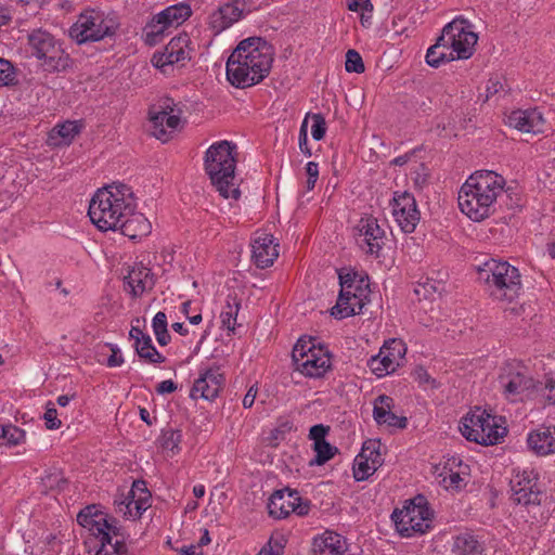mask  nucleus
<instances>
[{
  "mask_svg": "<svg viewBox=\"0 0 555 555\" xmlns=\"http://www.w3.org/2000/svg\"><path fill=\"white\" fill-rule=\"evenodd\" d=\"M274 48L261 37L243 39L227 61V78L236 88L261 82L272 68Z\"/></svg>",
  "mask_w": 555,
  "mask_h": 555,
  "instance_id": "1",
  "label": "nucleus"
},
{
  "mask_svg": "<svg viewBox=\"0 0 555 555\" xmlns=\"http://www.w3.org/2000/svg\"><path fill=\"white\" fill-rule=\"evenodd\" d=\"M137 209L132 189L124 183H112L99 189L90 201L88 215L101 231H117L122 218Z\"/></svg>",
  "mask_w": 555,
  "mask_h": 555,
  "instance_id": "2",
  "label": "nucleus"
},
{
  "mask_svg": "<svg viewBox=\"0 0 555 555\" xmlns=\"http://www.w3.org/2000/svg\"><path fill=\"white\" fill-rule=\"evenodd\" d=\"M77 522L89 532L94 555H128L115 518L109 517L100 505L91 504L77 514Z\"/></svg>",
  "mask_w": 555,
  "mask_h": 555,
  "instance_id": "3",
  "label": "nucleus"
},
{
  "mask_svg": "<svg viewBox=\"0 0 555 555\" xmlns=\"http://www.w3.org/2000/svg\"><path fill=\"white\" fill-rule=\"evenodd\" d=\"M236 149V144L221 140L212 143L204 156V170L224 198L237 199L241 195L235 183Z\"/></svg>",
  "mask_w": 555,
  "mask_h": 555,
  "instance_id": "4",
  "label": "nucleus"
},
{
  "mask_svg": "<svg viewBox=\"0 0 555 555\" xmlns=\"http://www.w3.org/2000/svg\"><path fill=\"white\" fill-rule=\"evenodd\" d=\"M478 281L482 282L491 298L513 301L521 291L519 270L507 261L490 259L478 269Z\"/></svg>",
  "mask_w": 555,
  "mask_h": 555,
  "instance_id": "5",
  "label": "nucleus"
},
{
  "mask_svg": "<svg viewBox=\"0 0 555 555\" xmlns=\"http://www.w3.org/2000/svg\"><path fill=\"white\" fill-rule=\"evenodd\" d=\"M27 44L30 54L46 72L59 73L70 66L72 60L63 42L50 31L42 28L30 30L27 34Z\"/></svg>",
  "mask_w": 555,
  "mask_h": 555,
  "instance_id": "6",
  "label": "nucleus"
},
{
  "mask_svg": "<svg viewBox=\"0 0 555 555\" xmlns=\"http://www.w3.org/2000/svg\"><path fill=\"white\" fill-rule=\"evenodd\" d=\"M119 27L113 13L87 9L82 11L69 28V37L78 44L96 42L113 37Z\"/></svg>",
  "mask_w": 555,
  "mask_h": 555,
  "instance_id": "7",
  "label": "nucleus"
},
{
  "mask_svg": "<svg viewBox=\"0 0 555 555\" xmlns=\"http://www.w3.org/2000/svg\"><path fill=\"white\" fill-rule=\"evenodd\" d=\"M498 383L503 397L509 402L531 400L537 392V380L521 361L504 363L500 369Z\"/></svg>",
  "mask_w": 555,
  "mask_h": 555,
  "instance_id": "8",
  "label": "nucleus"
},
{
  "mask_svg": "<svg viewBox=\"0 0 555 555\" xmlns=\"http://www.w3.org/2000/svg\"><path fill=\"white\" fill-rule=\"evenodd\" d=\"M397 532L403 538L421 535L430 530L433 512L424 495L404 501L401 508L391 514Z\"/></svg>",
  "mask_w": 555,
  "mask_h": 555,
  "instance_id": "9",
  "label": "nucleus"
},
{
  "mask_svg": "<svg viewBox=\"0 0 555 555\" xmlns=\"http://www.w3.org/2000/svg\"><path fill=\"white\" fill-rule=\"evenodd\" d=\"M460 430L467 440L482 446L499 443L506 433V428L498 424L495 416L480 408H476L462 418Z\"/></svg>",
  "mask_w": 555,
  "mask_h": 555,
  "instance_id": "10",
  "label": "nucleus"
},
{
  "mask_svg": "<svg viewBox=\"0 0 555 555\" xmlns=\"http://www.w3.org/2000/svg\"><path fill=\"white\" fill-rule=\"evenodd\" d=\"M440 41L446 42L449 48V56L455 60H467L475 52L478 36L470 22L457 16L442 28Z\"/></svg>",
  "mask_w": 555,
  "mask_h": 555,
  "instance_id": "11",
  "label": "nucleus"
},
{
  "mask_svg": "<svg viewBox=\"0 0 555 555\" xmlns=\"http://www.w3.org/2000/svg\"><path fill=\"white\" fill-rule=\"evenodd\" d=\"M295 371L306 377L320 378L331 369V357L327 351L317 347L311 339H299L292 351Z\"/></svg>",
  "mask_w": 555,
  "mask_h": 555,
  "instance_id": "12",
  "label": "nucleus"
},
{
  "mask_svg": "<svg viewBox=\"0 0 555 555\" xmlns=\"http://www.w3.org/2000/svg\"><path fill=\"white\" fill-rule=\"evenodd\" d=\"M191 14L192 10L190 5L185 3L170 5L155 14L143 28L145 42L150 46L157 44L170 27L181 25Z\"/></svg>",
  "mask_w": 555,
  "mask_h": 555,
  "instance_id": "13",
  "label": "nucleus"
},
{
  "mask_svg": "<svg viewBox=\"0 0 555 555\" xmlns=\"http://www.w3.org/2000/svg\"><path fill=\"white\" fill-rule=\"evenodd\" d=\"M181 113L182 111L170 98L162 99L158 104L152 105L149 115L153 135L166 141L168 133L179 127Z\"/></svg>",
  "mask_w": 555,
  "mask_h": 555,
  "instance_id": "14",
  "label": "nucleus"
},
{
  "mask_svg": "<svg viewBox=\"0 0 555 555\" xmlns=\"http://www.w3.org/2000/svg\"><path fill=\"white\" fill-rule=\"evenodd\" d=\"M406 352L401 339L392 338L380 347L379 352L367 360V366L377 377L393 373L402 363Z\"/></svg>",
  "mask_w": 555,
  "mask_h": 555,
  "instance_id": "15",
  "label": "nucleus"
},
{
  "mask_svg": "<svg viewBox=\"0 0 555 555\" xmlns=\"http://www.w3.org/2000/svg\"><path fill=\"white\" fill-rule=\"evenodd\" d=\"M269 513L276 519H283L295 513L305 516L310 511V502L302 500L295 489L284 488L272 493L269 504Z\"/></svg>",
  "mask_w": 555,
  "mask_h": 555,
  "instance_id": "16",
  "label": "nucleus"
},
{
  "mask_svg": "<svg viewBox=\"0 0 555 555\" xmlns=\"http://www.w3.org/2000/svg\"><path fill=\"white\" fill-rule=\"evenodd\" d=\"M191 39L188 34L173 37L160 53H155L152 63L164 74H169L173 65L183 66L191 59Z\"/></svg>",
  "mask_w": 555,
  "mask_h": 555,
  "instance_id": "17",
  "label": "nucleus"
},
{
  "mask_svg": "<svg viewBox=\"0 0 555 555\" xmlns=\"http://www.w3.org/2000/svg\"><path fill=\"white\" fill-rule=\"evenodd\" d=\"M384 225L385 223H379L378 219L373 216H365L360 219L358 230L361 240L359 244L365 254L375 258L382 256V250L388 241Z\"/></svg>",
  "mask_w": 555,
  "mask_h": 555,
  "instance_id": "18",
  "label": "nucleus"
},
{
  "mask_svg": "<svg viewBox=\"0 0 555 555\" xmlns=\"http://www.w3.org/2000/svg\"><path fill=\"white\" fill-rule=\"evenodd\" d=\"M459 207L473 221L479 222L491 216L495 208L469 183H464L459 191Z\"/></svg>",
  "mask_w": 555,
  "mask_h": 555,
  "instance_id": "19",
  "label": "nucleus"
},
{
  "mask_svg": "<svg viewBox=\"0 0 555 555\" xmlns=\"http://www.w3.org/2000/svg\"><path fill=\"white\" fill-rule=\"evenodd\" d=\"M537 479V474L532 469L517 473L511 480L513 501L522 505H539L543 493L538 487Z\"/></svg>",
  "mask_w": 555,
  "mask_h": 555,
  "instance_id": "20",
  "label": "nucleus"
},
{
  "mask_svg": "<svg viewBox=\"0 0 555 555\" xmlns=\"http://www.w3.org/2000/svg\"><path fill=\"white\" fill-rule=\"evenodd\" d=\"M392 215L404 233L414 232L420 222V211L414 196L408 192L396 193L393 196Z\"/></svg>",
  "mask_w": 555,
  "mask_h": 555,
  "instance_id": "21",
  "label": "nucleus"
},
{
  "mask_svg": "<svg viewBox=\"0 0 555 555\" xmlns=\"http://www.w3.org/2000/svg\"><path fill=\"white\" fill-rule=\"evenodd\" d=\"M466 183L472 184L474 189L487 196V201L495 208L498 198L504 193L506 181L494 171L479 170L473 173Z\"/></svg>",
  "mask_w": 555,
  "mask_h": 555,
  "instance_id": "22",
  "label": "nucleus"
},
{
  "mask_svg": "<svg viewBox=\"0 0 555 555\" xmlns=\"http://www.w3.org/2000/svg\"><path fill=\"white\" fill-rule=\"evenodd\" d=\"M224 384V376L219 367H210L206 370L194 382L191 390V397L194 399L203 398L208 401L215 400Z\"/></svg>",
  "mask_w": 555,
  "mask_h": 555,
  "instance_id": "23",
  "label": "nucleus"
},
{
  "mask_svg": "<svg viewBox=\"0 0 555 555\" xmlns=\"http://www.w3.org/2000/svg\"><path fill=\"white\" fill-rule=\"evenodd\" d=\"M507 124L521 132L535 134L544 131L545 119L538 108L516 109L507 116Z\"/></svg>",
  "mask_w": 555,
  "mask_h": 555,
  "instance_id": "24",
  "label": "nucleus"
},
{
  "mask_svg": "<svg viewBox=\"0 0 555 555\" xmlns=\"http://www.w3.org/2000/svg\"><path fill=\"white\" fill-rule=\"evenodd\" d=\"M278 256V244L274 243L273 235L262 233L254 238L251 258L258 268L264 269L272 266Z\"/></svg>",
  "mask_w": 555,
  "mask_h": 555,
  "instance_id": "25",
  "label": "nucleus"
},
{
  "mask_svg": "<svg viewBox=\"0 0 555 555\" xmlns=\"http://www.w3.org/2000/svg\"><path fill=\"white\" fill-rule=\"evenodd\" d=\"M393 399L386 395H380L374 400L373 417L378 425L388 427L405 428L408 418L398 416L392 412Z\"/></svg>",
  "mask_w": 555,
  "mask_h": 555,
  "instance_id": "26",
  "label": "nucleus"
},
{
  "mask_svg": "<svg viewBox=\"0 0 555 555\" xmlns=\"http://www.w3.org/2000/svg\"><path fill=\"white\" fill-rule=\"evenodd\" d=\"M347 550L346 538L331 530L314 537L312 542V555H345Z\"/></svg>",
  "mask_w": 555,
  "mask_h": 555,
  "instance_id": "27",
  "label": "nucleus"
},
{
  "mask_svg": "<svg viewBox=\"0 0 555 555\" xmlns=\"http://www.w3.org/2000/svg\"><path fill=\"white\" fill-rule=\"evenodd\" d=\"M243 15V4L233 1L221 5L209 16V26L215 34H220L224 29L236 23Z\"/></svg>",
  "mask_w": 555,
  "mask_h": 555,
  "instance_id": "28",
  "label": "nucleus"
},
{
  "mask_svg": "<svg viewBox=\"0 0 555 555\" xmlns=\"http://www.w3.org/2000/svg\"><path fill=\"white\" fill-rule=\"evenodd\" d=\"M528 448L539 456L555 453V427L542 426L528 434Z\"/></svg>",
  "mask_w": 555,
  "mask_h": 555,
  "instance_id": "29",
  "label": "nucleus"
},
{
  "mask_svg": "<svg viewBox=\"0 0 555 555\" xmlns=\"http://www.w3.org/2000/svg\"><path fill=\"white\" fill-rule=\"evenodd\" d=\"M125 291L133 297L141 296L154 287L153 274L149 268L135 266L125 276Z\"/></svg>",
  "mask_w": 555,
  "mask_h": 555,
  "instance_id": "30",
  "label": "nucleus"
},
{
  "mask_svg": "<svg viewBox=\"0 0 555 555\" xmlns=\"http://www.w3.org/2000/svg\"><path fill=\"white\" fill-rule=\"evenodd\" d=\"M129 513L128 519H138L151 506V493L146 489L144 481H134L129 490Z\"/></svg>",
  "mask_w": 555,
  "mask_h": 555,
  "instance_id": "31",
  "label": "nucleus"
},
{
  "mask_svg": "<svg viewBox=\"0 0 555 555\" xmlns=\"http://www.w3.org/2000/svg\"><path fill=\"white\" fill-rule=\"evenodd\" d=\"M151 230L152 224L149 219L134 209V211L129 214L126 218H122L117 231H120L125 236L131 240H137L149 235Z\"/></svg>",
  "mask_w": 555,
  "mask_h": 555,
  "instance_id": "32",
  "label": "nucleus"
},
{
  "mask_svg": "<svg viewBox=\"0 0 555 555\" xmlns=\"http://www.w3.org/2000/svg\"><path fill=\"white\" fill-rule=\"evenodd\" d=\"M81 129V121L66 120L57 124L49 131L47 142L50 146L69 145Z\"/></svg>",
  "mask_w": 555,
  "mask_h": 555,
  "instance_id": "33",
  "label": "nucleus"
},
{
  "mask_svg": "<svg viewBox=\"0 0 555 555\" xmlns=\"http://www.w3.org/2000/svg\"><path fill=\"white\" fill-rule=\"evenodd\" d=\"M366 301L367 299L361 293L358 295L352 293L347 297H341V294H339L336 305L331 310V314L338 320L359 314L362 312Z\"/></svg>",
  "mask_w": 555,
  "mask_h": 555,
  "instance_id": "34",
  "label": "nucleus"
},
{
  "mask_svg": "<svg viewBox=\"0 0 555 555\" xmlns=\"http://www.w3.org/2000/svg\"><path fill=\"white\" fill-rule=\"evenodd\" d=\"M451 551L453 555H481L485 546L477 535L465 531L454 538Z\"/></svg>",
  "mask_w": 555,
  "mask_h": 555,
  "instance_id": "35",
  "label": "nucleus"
},
{
  "mask_svg": "<svg viewBox=\"0 0 555 555\" xmlns=\"http://www.w3.org/2000/svg\"><path fill=\"white\" fill-rule=\"evenodd\" d=\"M450 51L447 47L446 42L440 41V36L438 37L435 44L428 48L426 53V63L431 67H439L440 65L454 61L453 56H449Z\"/></svg>",
  "mask_w": 555,
  "mask_h": 555,
  "instance_id": "36",
  "label": "nucleus"
},
{
  "mask_svg": "<svg viewBox=\"0 0 555 555\" xmlns=\"http://www.w3.org/2000/svg\"><path fill=\"white\" fill-rule=\"evenodd\" d=\"M134 348L138 356L147 363L159 364L166 360V358L154 347L150 335H146L140 341L134 344Z\"/></svg>",
  "mask_w": 555,
  "mask_h": 555,
  "instance_id": "37",
  "label": "nucleus"
},
{
  "mask_svg": "<svg viewBox=\"0 0 555 555\" xmlns=\"http://www.w3.org/2000/svg\"><path fill=\"white\" fill-rule=\"evenodd\" d=\"M340 293L341 297L350 296L352 293L358 295L359 293L364 295V298L367 299L370 289L369 284L364 282L363 279H357L354 276H350V274L340 275Z\"/></svg>",
  "mask_w": 555,
  "mask_h": 555,
  "instance_id": "38",
  "label": "nucleus"
},
{
  "mask_svg": "<svg viewBox=\"0 0 555 555\" xmlns=\"http://www.w3.org/2000/svg\"><path fill=\"white\" fill-rule=\"evenodd\" d=\"M241 308V302L236 297L228 296L224 307L220 313L222 327L234 333L236 325L237 313Z\"/></svg>",
  "mask_w": 555,
  "mask_h": 555,
  "instance_id": "39",
  "label": "nucleus"
},
{
  "mask_svg": "<svg viewBox=\"0 0 555 555\" xmlns=\"http://www.w3.org/2000/svg\"><path fill=\"white\" fill-rule=\"evenodd\" d=\"M444 291V283L430 278L417 282L414 292L418 299L435 300L436 295L440 296Z\"/></svg>",
  "mask_w": 555,
  "mask_h": 555,
  "instance_id": "40",
  "label": "nucleus"
},
{
  "mask_svg": "<svg viewBox=\"0 0 555 555\" xmlns=\"http://www.w3.org/2000/svg\"><path fill=\"white\" fill-rule=\"evenodd\" d=\"M25 441V431L12 424H0V447H15Z\"/></svg>",
  "mask_w": 555,
  "mask_h": 555,
  "instance_id": "41",
  "label": "nucleus"
},
{
  "mask_svg": "<svg viewBox=\"0 0 555 555\" xmlns=\"http://www.w3.org/2000/svg\"><path fill=\"white\" fill-rule=\"evenodd\" d=\"M152 328L157 343L160 346H167L171 341V336L168 332L167 315L163 311H158L152 320Z\"/></svg>",
  "mask_w": 555,
  "mask_h": 555,
  "instance_id": "42",
  "label": "nucleus"
},
{
  "mask_svg": "<svg viewBox=\"0 0 555 555\" xmlns=\"http://www.w3.org/2000/svg\"><path fill=\"white\" fill-rule=\"evenodd\" d=\"M382 443L379 440L370 439L362 446V450L359 454L362 459L370 462L371 465L380 467L384 463V457L380 452Z\"/></svg>",
  "mask_w": 555,
  "mask_h": 555,
  "instance_id": "43",
  "label": "nucleus"
},
{
  "mask_svg": "<svg viewBox=\"0 0 555 555\" xmlns=\"http://www.w3.org/2000/svg\"><path fill=\"white\" fill-rule=\"evenodd\" d=\"M531 400H539L543 404L555 405V374L547 376L543 384L537 382V392Z\"/></svg>",
  "mask_w": 555,
  "mask_h": 555,
  "instance_id": "44",
  "label": "nucleus"
},
{
  "mask_svg": "<svg viewBox=\"0 0 555 555\" xmlns=\"http://www.w3.org/2000/svg\"><path fill=\"white\" fill-rule=\"evenodd\" d=\"M313 450L315 457L310 462L311 465H323L333 459L338 451L336 447H333L326 441L313 446Z\"/></svg>",
  "mask_w": 555,
  "mask_h": 555,
  "instance_id": "45",
  "label": "nucleus"
},
{
  "mask_svg": "<svg viewBox=\"0 0 555 555\" xmlns=\"http://www.w3.org/2000/svg\"><path fill=\"white\" fill-rule=\"evenodd\" d=\"M285 544L286 539L283 534H273L257 555H282L285 548Z\"/></svg>",
  "mask_w": 555,
  "mask_h": 555,
  "instance_id": "46",
  "label": "nucleus"
},
{
  "mask_svg": "<svg viewBox=\"0 0 555 555\" xmlns=\"http://www.w3.org/2000/svg\"><path fill=\"white\" fill-rule=\"evenodd\" d=\"M377 469L378 467L371 465L369 461L358 455L354 460L353 477L357 481H363L372 476Z\"/></svg>",
  "mask_w": 555,
  "mask_h": 555,
  "instance_id": "47",
  "label": "nucleus"
},
{
  "mask_svg": "<svg viewBox=\"0 0 555 555\" xmlns=\"http://www.w3.org/2000/svg\"><path fill=\"white\" fill-rule=\"evenodd\" d=\"M345 68L348 73L361 74L365 70L364 63L360 53L350 49L346 53Z\"/></svg>",
  "mask_w": 555,
  "mask_h": 555,
  "instance_id": "48",
  "label": "nucleus"
},
{
  "mask_svg": "<svg viewBox=\"0 0 555 555\" xmlns=\"http://www.w3.org/2000/svg\"><path fill=\"white\" fill-rule=\"evenodd\" d=\"M182 434L180 430L167 429L162 434V447L166 450L175 451L181 442Z\"/></svg>",
  "mask_w": 555,
  "mask_h": 555,
  "instance_id": "49",
  "label": "nucleus"
},
{
  "mask_svg": "<svg viewBox=\"0 0 555 555\" xmlns=\"http://www.w3.org/2000/svg\"><path fill=\"white\" fill-rule=\"evenodd\" d=\"M312 126H311V134L315 141H320L324 138L326 133V121L322 114H313L311 116Z\"/></svg>",
  "mask_w": 555,
  "mask_h": 555,
  "instance_id": "50",
  "label": "nucleus"
},
{
  "mask_svg": "<svg viewBox=\"0 0 555 555\" xmlns=\"http://www.w3.org/2000/svg\"><path fill=\"white\" fill-rule=\"evenodd\" d=\"M14 80L15 72L12 64L4 59H0V86H10L14 83Z\"/></svg>",
  "mask_w": 555,
  "mask_h": 555,
  "instance_id": "51",
  "label": "nucleus"
},
{
  "mask_svg": "<svg viewBox=\"0 0 555 555\" xmlns=\"http://www.w3.org/2000/svg\"><path fill=\"white\" fill-rule=\"evenodd\" d=\"M43 418L46 421V426L48 429L54 430L59 429L62 426V422L57 418V411L54 406V403L51 401L47 403V409Z\"/></svg>",
  "mask_w": 555,
  "mask_h": 555,
  "instance_id": "52",
  "label": "nucleus"
},
{
  "mask_svg": "<svg viewBox=\"0 0 555 555\" xmlns=\"http://www.w3.org/2000/svg\"><path fill=\"white\" fill-rule=\"evenodd\" d=\"M328 427L322 424L313 425L309 431V438L313 440V446L325 441V436L328 433Z\"/></svg>",
  "mask_w": 555,
  "mask_h": 555,
  "instance_id": "53",
  "label": "nucleus"
},
{
  "mask_svg": "<svg viewBox=\"0 0 555 555\" xmlns=\"http://www.w3.org/2000/svg\"><path fill=\"white\" fill-rule=\"evenodd\" d=\"M299 150L302 154L310 157L312 155L311 149L309 147V139H308V132H307V118L301 124L300 130H299Z\"/></svg>",
  "mask_w": 555,
  "mask_h": 555,
  "instance_id": "54",
  "label": "nucleus"
},
{
  "mask_svg": "<svg viewBox=\"0 0 555 555\" xmlns=\"http://www.w3.org/2000/svg\"><path fill=\"white\" fill-rule=\"evenodd\" d=\"M129 501V492L127 494H119L114 500V506L116 513L122 515L127 518V513H129V505L127 504Z\"/></svg>",
  "mask_w": 555,
  "mask_h": 555,
  "instance_id": "55",
  "label": "nucleus"
},
{
  "mask_svg": "<svg viewBox=\"0 0 555 555\" xmlns=\"http://www.w3.org/2000/svg\"><path fill=\"white\" fill-rule=\"evenodd\" d=\"M112 354L107 359V366L117 367L124 363V358L120 349L117 346H111Z\"/></svg>",
  "mask_w": 555,
  "mask_h": 555,
  "instance_id": "56",
  "label": "nucleus"
},
{
  "mask_svg": "<svg viewBox=\"0 0 555 555\" xmlns=\"http://www.w3.org/2000/svg\"><path fill=\"white\" fill-rule=\"evenodd\" d=\"M257 392V385H253L249 387V389L247 390L246 395L243 398V406L245 409H250L254 405Z\"/></svg>",
  "mask_w": 555,
  "mask_h": 555,
  "instance_id": "57",
  "label": "nucleus"
},
{
  "mask_svg": "<svg viewBox=\"0 0 555 555\" xmlns=\"http://www.w3.org/2000/svg\"><path fill=\"white\" fill-rule=\"evenodd\" d=\"M176 390L177 385L171 379L163 380L156 387V391L159 395L171 393Z\"/></svg>",
  "mask_w": 555,
  "mask_h": 555,
  "instance_id": "58",
  "label": "nucleus"
},
{
  "mask_svg": "<svg viewBox=\"0 0 555 555\" xmlns=\"http://www.w3.org/2000/svg\"><path fill=\"white\" fill-rule=\"evenodd\" d=\"M306 173L308 178H319V164L315 162H308L306 165Z\"/></svg>",
  "mask_w": 555,
  "mask_h": 555,
  "instance_id": "59",
  "label": "nucleus"
},
{
  "mask_svg": "<svg viewBox=\"0 0 555 555\" xmlns=\"http://www.w3.org/2000/svg\"><path fill=\"white\" fill-rule=\"evenodd\" d=\"M12 20L11 10L5 7H0V27L8 25Z\"/></svg>",
  "mask_w": 555,
  "mask_h": 555,
  "instance_id": "60",
  "label": "nucleus"
},
{
  "mask_svg": "<svg viewBox=\"0 0 555 555\" xmlns=\"http://www.w3.org/2000/svg\"><path fill=\"white\" fill-rule=\"evenodd\" d=\"M147 334L143 333L140 327L138 326H131V330L129 332V336L131 339L134 340V344L140 341L142 338H144Z\"/></svg>",
  "mask_w": 555,
  "mask_h": 555,
  "instance_id": "61",
  "label": "nucleus"
},
{
  "mask_svg": "<svg viewBox=\"0 0 555 555\" xmlns=\"http://www.w3.org/2000/svg\"><path fill=\"white\" fill-rule=\"evenodd\" d=\"M140 418L149 426L153 425L155 417H152L150 412L145 408H140Z\"/></svg>",
  "mask_w": 555,
  "mask_h": 555,
  "instance_id": "62",
  "label": "nucleus"
},
{
  "mask_svg": "<svg viewBox=\"0 0 555 555\" xmlns=\"http://www.w3.org/2000/svg\"><path fill=\"white\" fill-rule=\"evenodd\" d=\"M461 481H462V478L459 473H451L449 475V485L451 487L459 488Z\"/></svg>",
  "mask_w": 555,
  "mask_h": 555,
  "instance_id": "63",
  "label": "nucleus"
},
{
  "mask_svg": "<svg viewBox=\"0 0 555 555\" xmlns=\"http://www.w3.org/2000/svg\"><path fill=\"white\" fill-rule=\"evenodd\" d=\"M197 546L195 545H188L183 546L180 551V555H198L196 553Z\"/></svg>",
  "mask_w": 555,
  "mask_h": 555,
  "instance_id": "64",
  "label": "nucleus"
}]
</instances>
